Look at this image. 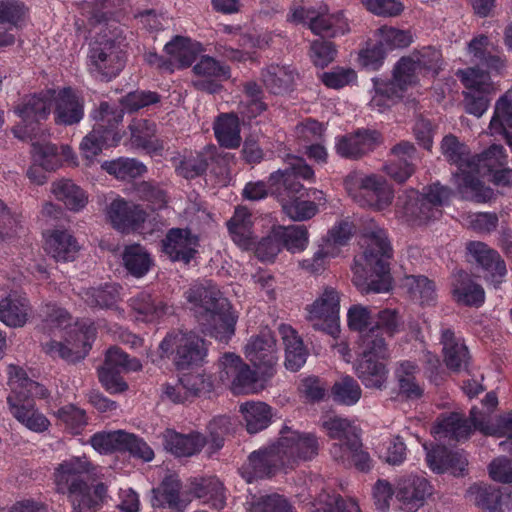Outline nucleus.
<instances>
[{
  "instance_id": "nucleus-1",
  "label": "nucleus",
  "mask_w": 512,
  "mask_h": 512,
  "mask_svg": "<svg viewBox=\"0 0 512 512\" xmlns=\"http://www.w3.org/2000/svg\"><path fill=\"white\" fill-rule=\"evenodd\" d=\"M364 252L353 265V283L362 293H386L392 288L389 260L392 247L386 231L373 225L363 235Z\"/></svg>"
},
{
  "instance_id": "nucleus-2",
  "label": "nucleus",
  "mask_w": 512,
  "mask_h": 512,
  "mask_svg": "<svg viewBox=\"0 0 512 512\" xmlns=\"http://www.w3.org/2000/svg\"><path fill=\"white\" fill-rule=\"evenodd\" d=\"M51 112L57 125L77 124L84 117V100L71 87H63L28 96L14 109V113L22 122L29 123L32 130Z\"/></svg>"
},
{
  "instance_id": "nucleus-3",
  "label": "nucleus",
  "mask_w": 512,
  "mask_h": 512,
  "mask_svg": "<svg viewBox=\"0 0 512 512\" xmlns=\"http://www.w3.org/2000/svg\"><path fill=\"white\" fill-rule=\"evenodd\" d=\"M47 327L51 329L66 330L64 342L51 340L43 345L45 352L53 357H60L67 361L75 362L83 359L91 348L95 337V327L93 324L87 325L85 322L69 325L68 313L54 305L46 306Z\"/></svg>"
},
{
  "instance_id": "nucleus-4",
  "label": "nucleus",
  "mask_w": 512,
  "mask_h": 512,
  "mask_svg": "<svg viewBox=\"0 0 512 512\" xmlns=\"http://www.w3.org/2000/svg\"><path fill=\"white\" fill-rule=\"evenodd\" d=\"M451 195V190L439 183L425 187L421 194L412 188L405 189L397 198L396 215L410 225H425L441 217V208Z\"/></svg>"
},
{
  "instance_id": "nucleus-5",
  "label": "nucleus",
  "mask_w": 512,
  "mask_h": 512,
  "mask_svg": "<svg viewBox=\"0 0 512 512\" xmlns=\"http://www.w3.org/2000/svg\"><path fill=\"white\" fill-rule=\"evenodd\" d=\"M323 427L329 437L339 441L330 449L335 461L347 467L354 466L361 472H368L372 468V459L362 448L359 430L348 419L329 416L323 420Z\"/></svg>"
},
{
  "instance_id": "nucleus-6",
  "label": "nucleus",
  "mask_w": 512,
  "mask_h": 512,
  "mask_svg": "<svg viewBox=\"0 0 512 512\" xmlns=\"http://www.w3.org/2000/svg\"><path fill=\"white\" fill-rule=\"evenodd\" d=\"M473 430H479L486 435L511 436L512 411L501 416L497 424H489L485 415L477 408L470 411V420H466L459 413H451L440 418L433 427L436 438H449L455 440L467 439Z\"/></svg>"
},
{
  "instance_id": "nucleus-7",
  "label": "nucleus",
  "mask_w": 512,
  "mask_h": 512,
  "mask_svg": "<svg viewBox=\"0 0 512 512\" xmlns=\"http://www.w3.org/2000/svg\"><path fill=\"white\" fill-rule=\"evenodd\" d=\"M109 32L93 42L87 56V69L96 79L110 81L125 65L124 53L119 38L122 30L115 22L108 24Z\"/></svg>"
},
{
  "instance_id": "nucleus-8",
  "label": "nucleus",
  "mask_w": 512,
  "mask_h": 512,
  "mask_svg": "<svg viewBox=\"0 0 512 512\" xmlns=\"http://www.w3.org/2000/svg\"><path fill=\"white\" fill-rule=\"evenodd\" d=\"M441 150L445 158L457 166L453 179L462 198L485 202L492 197V190L470 175V168L474 164L465 144L460 143L455 136L447 135L442 140Z\"/></svg>"
},
{
  "instance_id": "nucleus-9",
  "label": "nucleus",
  "mask_w": 512,
  "mask_h": 512,
  "mask_svg": "<svg viewBox=\"0 0 512 512\" xmlns=\"http://www.w3.org/2000/svg\"><path fill=\"white\" fill-rule=\"evenodd\" d=\"M207 356L205 341L193 332L172 331L159 344V355L151 361L159 365L164 358L171 359L178 369L200 365Z\"/></svg>"
},
{
  "instance_id": "nucleus-10",
  "label": "nucleus",
  "mask_w": 512,
  "mask_h": 512,
  "mask_svg": "<svg viewBox=\"0 0 512 512\" xmlns=\"http://www.w3.org/2000/svg\"><path fill=\"white\" fill-rule=\"evenodd\" d=\"M349 195L361 206L383 211L394 199L393 187L382 176L352 173L345 179Z\"/></svg>"
},
{
  "instance_id": "nucleus-11",
  "label": "nucleus",
  "mask_w": 512,
  "mask_h": 512,
  "mask_svg": "<svg viewBox=\"0 0 512 512\" xmlns=\"http://www.w3.org/2000/svg\"><path fill=\"white\" fill-rule=\"evenodd\" d=\"M388 356L385 341L374 339L373 334L363 338L361 359L355 366L359 379L367 388L381 389L387 380V370L379 360Z\"/></svg>"
},
{
  "instance_id": "nucleus-12",
  "label": "nucleus",
  "mask_w": 512,
  "mask_h": 512,
  "mask_svg": "<svg viewBox=\"0 0 512 512\" xmlns=\"http://www.w3.org/2000/svg\"><path fill=\"white\" fill-rule=\"evenodd\" d=\"M388 356L385 341L374 339L373 334L363 338L361 359L355 366L359 379L367 388L381 389L387 380V370L379 360Z\"/></svg>"
},
{
  "instance_id": "nucleus-13",
  "label": "nucleus",
  "mask_w": 512,
  "mask_h": 512,
  "mask_svg": "<svg viewBox=\"0 0 512 512\" xmlns=\"http://www.w3.org/2000/svg\"><path fill=\"white\" fill-rule=\"evenodd\" d=\"M219 382L229 385L234 394H253L263 389L259 375L235 353H225L219 358Z\"/></svg>"
},
{
  "instance_id": "nucleus-14",
  "label": "nucleus",
  "mask_w": 512,
  "mask_h": 512,
  "mask_svg": "<svg viewBox=\"0 0 512 512\" xmlns=\"http://www.w3.org/2000/svg\"><path fill=\"white\" fill-rule=\"evenodd\" d=\"M442 65L441 52L432 47H424L397 62L396 76L398 81L409 80V87L412 88L421 78L436 76Z\"/></svg>"
},
{
  "instance_id": "nucleus-15",
  "label": "nucleus",
  "mask_w": 512,
  "mask_h": 512,
  "mask_svg": "<svg viewBox=\"0 0 512 512\" xmlns=\"http://www.w3.org/2000/svg\"><path fill=\"white\" fill-rule=\"evenodd\" d=\"M457 75L466 89L464 92L466 112L481 117L490 105V95L496 91L490 75L478 68L459 70Z\"/></svg>"
},
{
  "instance_id": "nucleus-16",
  "label": "nucleus",
  "mask_w": 512,
  "mask_h": 512,
  "mask_svg": "<svg viewBox=\"0 0 512 512\" xmlns=\"http://www.w3.org/2000/svg\"><path fill=\"white\" fill-rule=\"evenodd\" d=\"M340 292L332 286H324L317 298L306 307L307 320L313 328L335 336L339 332Z\"/></svg>"
},
{
  "instance_id": "nucleus-17",
  "label": "nucleus",
  "mask_w": 512,
  "mask_h": 512,
  "mask_svg": "<svg viewBox=\"0 0 512 512\" xmlns=\"http://www.w3.org/2000/svg\"><path fill=\"white\" fill-rule=\"evenodd\" d=\"M289 20L294 23L307 24L314 34L324 37H336L349 30L348 22L343 14L341 12L330 13L326 6L297 7L292 10Z\"/></svg>"
},
{
  "instance_id": "nucleus-18",
  "label": "nucleus",
  "mask_w": 512,
  "mask_h": 512,
  "mask_svg": "<svg viewBox=\"0 0 512 512\" xmlns=\"http://www.w3.org/2000/svg\"><path fill=\"white\" fill-rule=\"evenodd\" d=\"M287 468L299 461L310 460L318 454V440L312 433L300 432L285 427L275 443Z\"/></svg>"
},
{
  "instance_id": "nucleus-19",
  "label": "nucleus",
  "mask_w": 512,
  "mask_h": 512,
  "mask_svg": "<svg viewBox=\"0 0 512 512\" xmlns=\"http://www.w3.org/2000/svg\"><path fill=\"white\" fill-rule=\"evenodd\" d=\"M395 501L404 512H417L433 494L430 482L420 474H405L394 481Z\"/></svg>"
},
{
  "instance_id": "nucleus-20",
  "label": "nucleus",
  "mask_w": 512,
  "mask_h": 512,
  "mask_svg": "<svg viewBox=\"0 0 512 512\" xmlns=\"http://www.w3.org/2000/svg\"><path fill=\"white\" fill-rule=\"evenodd\" d=\"M216 294L217 292L212 291L211 297L214 299V301H209L208 303L210 306H206V310L209 309L213 313L210 312L209 315L198 320V322L202 326L205 333L211 337H214L219 342L226 343L235 333V325L238 316L232 309L228 300H217V298L213 296Z\"/></svg>"
},
{
  "instance_id": "nucleus-21",
  "label": "nucleus",
  "mask_w": 512,
  "mask_h": 512,
  "mask_svg": "<svg viewBox=\"0 0 512 512\" xmlns=\"http://www.w3.org/2000/svg\"><path fill=\"white\" fill-rule=\"evenodd\" d=\"M141 368L138 359L129 358L121 349L113 347L106 353L105 363L99 369V379L109 392H122L127 389V384L120 377V373L138 371Z\"/></svg>"
},
{
  "instance_id": "nucleus-22",
  "label": "nucleus",
  "mask_w": 512,
  "mask_h": 512,
  "mask_svg": "<svg viewBox=\"0 0 512 512\" xmlns=\"http://www.w3.org/2000/svg\"><path fill=\"white\" fill-rule=\"evenodd\" d=\"M123 110L114 108L108 103H101L99 108L92 113L95 120L93 130L86 135L80 143V151L87 165H92L96 157L101 153L103 148H107L103 141L102 129L105 128V122L113 121L121 123L123 120Z\"/></svg>"
},
{
  "instance_id": "nucleus-23",
  "label": "nucleus",
  "mask_w": 512,
  "mask_h": 512,
  "mask_svg": "<svg viewBox=\"0 0 512 512\" xmlns=\"http://www.w3.org/2000/svg\"><path fill=\"white\" fill-rule=\"evenodd\" d=\"M244 355L263 377L269 378L274 374L278 351L275 338L269 331L252 336L244 346Z\"/></svg>"
},
{
  "instance_id": "nucleus-24",
  "label": "nucleus",
  "mask_w": 512,
  "mask_h": 512,
  "mask_svg": "<svg viewBox=\"0 0 512 512\" xmlns=\"http://www.w3.org/2000/svg\"><path fill=\"white\" fill-rule=\"evenodd\" d=\"M281 468H287L275 444L254 451L240 468L241 476L246 482L270 477Z\"/></svg>"
},
{
  "instance_id": "nucleus-25",
  "label": "nucleus",
  "mask_w": 512,
  "mask_h": 512,
  "mask_svg": "<svg viewBox=\"0 0 512 512\" xmlns=\"http://www.w3.org/2000/svg\"><path fill=\"white\" fill-rule=\"evenodd\" d=\"M106 216L113 228L122 233H129L138 230L142 226L147 213L140 205L117 197L108 205Z\"/></svg>"
},
{
  "instance_id": "nucleus-26",
  "label": "nucleus",
  "mask_w": 512,
  "mask_h": 512,
  "mask_svg": "<svg viewBox=\"0 0 512 512\" xmlns=\"http://www.w3.org/2000/svg\"><path fill=\"white\" fill-rule=\"evenodd\" d=\"M93 469L92 463L86 456H72L59 463L53 473V481L56 490L60 493L68 491L84 484V475Z\"/></svg>"
},
{
  "instance_id": "nucleus-27",
  "label": "nucleus",
  "mask_w": 512,
  "mask_h": 512,
  "mask_svg": "<svg viewBox=\"0 0 512 512\" xmlns=\"http://www.w3.org/2000/svg\"><path fill=\"white\" fill-rule=\"evenodd\" d=\"M196 79L193 85L208 93H216L221 89V82L230 78V68L213 57L202 56L193 67Z\"/></svg>"
},
{
  "instance_id": "nucleus-28",
  "label": "nucleus",
  "mask_w": 512,
  "mask_h": 512,
  "mask_svg": "<svg viewBox=\"0 0 512 512\" xmlns=\"http://www.w3.org/2000/svg\"><path fill=\"white\" fill-rule=\"evenodd\" d=\"M38 124L35 125L34 130L27 122H22L13 128L15 137L20 140H30L32 142V154L34 161L47 171L56 170L60 166L59 153L55 145L43 141H37L36 129Z\"/></svg>"
},
{
  "instance_id": "nucleus-29",
  "label": "nucleus",
  "mask_w": 512,
  "mask_h": 512,
  "mask_svg": "<svg viewBox=\"0 0 512 512\" xmlns=\"http://www.w3.org/2000/svg\"><path fill=\"white\" fill-rule=\"evenodd\" d=\"M199 240L188 229L172 228L162 241L163 252L172 261L189 263L197 254Z\"/></svg>"
},
{
  "instance_id": "nucleus-30",
  "label": "nucleus",
  "mask_w": 512,
  "mask_h": 512,
  "mask_svg": "<svg viewBox=\"0 0 512 512\" xmlns=\"http://www.w3.org/2000/svg\"><path fill=\"white\" fill-rule=\"evenodd\" d=\"M409 88V80L398 81L394 68L392 80L373 79V94L369 105L372 110L383 113L401 99Z\"/></svg>"
},
{
  "instance_id": "nucleus-31",
  "label": "nucleus",
  "mask_w": 512,
  "mask_h": 512,
  "mask_svg": "<svg viewBox=\"0 0 512 512\" xmlns=\"http://www.w3.org/2000/svg\"><path fill=\"white\" fill-rule=\"evenodd\" d=\"M381 142L376 130H358L354 134L336 138V152L345 158H358L372 151Z\"/></svg>"
},
{
  "instance_id": "nucleus-32",
  "label": "nucleus",
  "mask_w": 512,
  "mask_h": 512,
  "mask_svg": "<svg viewBox=\"0 0 512 512\" xmlns=\"http://www.w3.org/2000/svg\"><path fill=\"white\" fill-rule=\"evenodd\" d=\"M415 152L411 143L400 142L391 149L392 158L383 166V171L395 182L404 183L415 172L413 164Z\"/></svg>"
},
{
  "instance_id": "nucleus-33",
  "label": "nucleus",
  "mask_w": 512,
  "mask_h": 512,
  "mask_svg": "<svg viewBox=\"0 0 512 512\" xmlns=\"http://www.w3.org/2000/svg\"><path fill=\"white\" fill-rule=\"evenodd\" d=\"M44 249L56 261H73L80 250L76 238L66 229H52L44 234Z\"/></svg>"
},
{
  "instance_id": "nucleus-34",
  "label": "nucleus",
  "mask_w": 512,
  "mask_h": 512,
  "mask_svg": "<svg viewBox=\"0 0 512 512\" xmlns=\"http://www.w3.org/2000/svg\"><path fill=\"white\" fill-rule=\"evenodd\" d=\"M67 493L72 512H97L108 497L103 483L88 485L85 482Z\"/></svg>"
},
{
  "instance_id": "nucleus-35",
  "label": "nucleus",
  "mask_w": 512,
  "mask_h": 512,
  "mask_svg": "<svg viewBox=\"0 0 512 512\" xmlns=\"http://www.w3.org/2000/svg\"><path fill=\"white\" fill-rule=\"evenodd\" d=\"M307 198L303 194L299 197L291 196L289 200L282 202L284 213L293 221H305L314 217L319 207L326 204V198L322 191L309 189L306 191Z\"/></svg>"
},
{
  "instance_id": "nucleus-36",
  "label": "nucleus",
  "mask_w": 512,
  "mask_h": 512,
  "mask_svg": "<svg viewBox=\"0 0 512 512\" xmlns=\"http://www.w3.org/2000/svg\"><path fill=\"white\" fill-rule=\"evenodd\" d=\"M467 53L472 61L482 66L500 71L505 66V58L498 47L485 35L475 36L467 46Z\"/></svg>"
},
{
  "instance_id": "nucleus-37",
  "label": "nucleus",
  "mask_w": 512,
  "mask_h": 512,
  "mask_svg": "<svg viewBox=\"0 0 512 512\" xmlns=\"http://www.w3.org/2000/svg\"><path fill=\"white\" fill-rule=\"evenodd\" d=\"M9 294L0 300V321L9 327H22L26 324L31 308L26 297L18 294L10 286Z\"/></svg>"
},
{
  "instance_id": "nucleus-38",
  "label": "nucleus",
  "mask_w": 512,
  "mask_h": 512,
  "mask_svg": "<svg viewBox=\"0 0 512 512\" xmlns=\"http://www.w3.org/2000/svg\"><path fill=\"white\" fill-rule=\"evenodd\" d=\"M467 250L471 257L490 274L491 281L495 285L503 281L507 270L497 251L489 248L483 242H470Z\"/></svg>"
},
{
  "instance_id": "nucleus-39",
  "label": "nucleus",
  "mask_w": 512,
  "mask_h": 512,
  "mask_svg": "<svg viewBox=\"0 0 512 512\" xmlns=\"http://www.w3.org/2000/svg\"><path fill=\"white\" fill-rule=\"evenodd\" d=\"M467 250L471 257L490 274L491 281L495 285L503 281L507 270L497 251L489 248L483 242H470Z\"/></svg>"
},
{
  "instance_id": "nucleus-40",
  "label": "nucleus",
  "mask_w": 512,
  "mask_h": 512,
  "mask_svg": "<svg viewBox=\"0 0 512 512\" xmlns=\"http://www.w3.org/2000/svg\"><path fill=\"white\" fill-rule=\"evenodd\" d=\"M467 250L471 257L490 274L491 281L495 285L503 281L507 270L497 251L489 248L483 242H470Z\"/></svg>"
},
{
  "instance_id": "nucleus-41",
  "label": "nucleus",
  "mask_w": 512,
  "mask_h": 512,
  "mask_svg": "<svg viewBox=\"0 0 512 512\" xmlns=\"http://www.w3.org/2000/svg\"><path fill=\"white\" fill-rule=\"evenodd\" d=\"M207 443L200 433L180 434L174 430L163 433L164 448L177 457H190L201 451Z\"/></svg>"
},
{
  "instance_id": "nucleus-42",
  "label": "nucleus",
  "mask_w": 512,
  "mask_h": 512,
  "mask_svg": "<svg viewBox=\"0 0 512 512\" xmlns=\"http://www.w3.org/2000/svg\"><path fill=\"white\" fill-rule=\"evenodd\" d=\"M121 287L114 283H106L104 286L83 289L79 295L90 307L113 310L122 317L124 310L118 307L121 300Z\"/></svg>"
},
{
  "instance_id": "nucleus-43",
  "label": "nucleus",
  "mask_w": 512,
  "mask_h": 512,
  "mask_svg": "<svg viewBox=\"0 0 512 512\" xmlns=\"http://www.w3.org/2000/svg\"><path fill=\"white\" fill-rule=\"evenodd\" d=\"M164 51L167 54L170 67L183 68L190 66L199 54L204 51L203 46L189 38L176 36L168 42Z\"/></svg>"
},
{
  "instance_id": "nucleus-44",
  "label": "nucleus",
  "mask_w": 512,
  "mask_h": 512,
  "mask_svg": "<svg viewBox=\"0 0 512 512\" xmlns=\"http://www.w3.org/2000/svg\"><path fill=\"white\" fill-rule=\"evenodd\" d=\"M426 460L430 469L436 473L459 475L467 465V459L462 452L448 451L441 446L427 450Z\"/></svg>"
},
{
  "instance_id": "nucleus-45",
  "label": "nucleus",
  "mask_w": 512,
  "mask_h": 512,
  "mask_svg": "<svg viewBox=\"0 0 512 512\" xmlns=\"http://www.w3.org/2000/svg\"><path fill=\"white\" fill-rule=\"evenodd\" d=\"M441 343L447 368L454 372L467 370L470 356L462 339L457 338L451 330L446 329L442 332Z\"/></svg>"
},
{
  "instance_id": "nucleus-46",
  "label": "nucleus",
  "mask_w": 512,
  "mask_h": 512,
  "mask_svg": "<svg viewBox=\"0 0 512 512\" xmlns=\"http://www.w3.org/2000/svg\"><path fill=\"white\" fill-rule=\"evenodd\" d=\"M252 215L246 207H237L227 222V228L233 242L242 250L253 246Z\"/></svg>"
},
{
  "instance_id": "nucleus-47",
  "label": "nucleus",
  "mask_w": 512,
  "mask_h": 512,
  "mask_svg": "<svg viewBox=\"0 0 512 512\" xmlns=\"http://www.w3.org/2000/svg\"><path fill=\"white\" fill-rule=\"evenodd\" d=\"M472 163L474 165L470 168V175L480 181L479 176H490L504 167L507 164V154L503 146L493 144L482 154L473 156Z\"/></svg>"
},
{
  "instance_id": "nucleus-48",
  "label": "nucleus",
  "mask_w": 512,
  "mask_h": 512,
  "mask_svg": "<svg viewBox=\"0 0 512 512\" xmlns=\"http://www.w3.org/2000/svg\"><path fill=\"white\" fill-rule=\"evenodd\" d=\"M279 333L285 347V366L290 371H298L305 364L307 358L303 342L289 325H281Z\"/></svg>"
},
{
  "instance_id": "nucleus-49",
  "label": "nucleus",
  "mask_w": 512,
  "mask_h": 512,
  "mask_svg": "<svg viewBox=\"0 0 512 512\" xmlns=\"http://www.w3.org/2000/svg\"><path fill=\"white\" fill-rule=\"evenodd\" d=\"M51 193L73 212H79L88 203L87 193L70 179H61L52 183Z\"/></svg>"
},
{
  "instance_id": "nucleus-50",
  "label": "nucleus",
  "mask_w": 512,
  "mask_h": 512,
  "mask_svg": "<svg viewBox=\"0 0 512 512\" xmlns=\"http://www.w3.org/2000/svg\"><path fill=\"white\" fill-rule=\"evenodd\" d=\"M212 291L217 292V294L214 295L217 300L225 299L218 287L210 280H204L192 285L185 293L186 299L198 320L210 314V310H206L207 307L205 306H210L208 302L214 301L211 297ZM211 313L213 312L211 311Z\"/></svg>"
},
{
  "instance_id": "nucleus-51",
  "label": "nucleus",
  "mask_w": 512,
  "mask_h": 512,
  "mask_svg": "<svg viewBox=\"0 0 512 512\" xmlns=\"http://www.w3.org/2000/svg\"><path fill=\"white\" fill-rule=\"evenodd\" d=\"M181 484L175 473H167L158 487L152 489L151 504L158 508H178Z\"/></svg>"
},
{
  "instance_id": "nucleus-52",
  "label": "nucleus",
  "mask_w": 512,
  "mask_h": 512,
  "mask_svg": "<svg viewBox=\"0 0 512 512\" xmlns=\"http://www.w3.org/2000/svg\"><path fill=\"white\" fill-rule=\"evenodd\" d=\"M8 404L12 415L26 428L34 432H43L50 426L49 420L39 412L31 402L21 403L8 397Z\"/></svg>"
},
{
  "instance_id": "nucleus-53",
  "label": "nucleus",
  "mask_w": 512,
  "mask_h": 512,
  "mask_svg": "<svg viewBox=\"0 0 512 512\" xmlns=\"http://www.w3.org/2000/svg\"><path fill=\"white\" fill-rule=\"evenodd\" d=\"M452 293L458 303L468 306H480L485 299L483 288L464 271L454 275Z\"/></svg>"
},
{
  "instance_id": "nucleus-54",
  "label": "nucleus",
  "mask_w": 512,
  "mask_h": 512,
  "mask_svg": "<svg viewBox=\"0 0 512 512\" xmlns=\"http://www.w3.org/2000/svg\"><path fill=\"white\" fill-rule=\"evenodd\" d=\"M287 167L283 171H278L277 174L283 179L285 189L288 193L298 194L304 190L303 185L294 182L293 178H301L303 180H313L314 171L305 162L304 159L296 156H288L286 158Z\"/></svg>"
},
{
  "instance_id": "nucleus-55",
  "label": "nucleus",
  "mask_w": 512,
  "mask_h": 512,
  "mask_svg": "<svg viewBox=\"0 0 512 512\" xmlns=\"http://www.w3.org/2000/svg\"><path fill=\"white\" fill-rule=\"evenodd\" d=\"M129 305L135 313L136 320L143 322H153L170 313V307L162 301H154L147 292L132 297Z\"/></svg>"
},
{
  "instance_id": "nucleus-56",
  "label": "nucleus",
  "mask_w": 512,
  "mask_h": 512,
  "mask_svg": "<svg viewBox=\"0 0 512 512\" xmlns=\"http://www.w3.org/2000/svg\"><path fill=\"white\" fill-rule=\"evenodd\" d=\"M219 144L228 149L237 148L241 143L239 119L234 114H222L213 126Z\"/></svg>"
},
{
  "instance_id": "nucleus-57",
  "label": "nucleus",
  "mask_w": 512,
  "mask_h": 512,
  "mask_svg": "<svg viewBox=\"0 0 512 512\" xmlns=\"http://www.w3.org/2000/svg\"><path fill=\"white\" fill-rule=\"evenodd\" d=\"M418 366L411 361H402L395 370L400 393L409 399H418L423 394V388L416 380Z\"/></svg>"
},
{
  "instance_id": "nucleus-58",
  "label": "nucleus",
  "mask_w": 512,
  "mask_h": 512,
  "mask_svg": "<svg viewBox=\"0 0 512 512\" xmlns=\"http://www.w3.org/2000/svg\"><path fill=\"white\" fill-rule=\"evenodd\" d=\"M276 235H278L282 249L293 254L303 252L309 244L308 231L302 225H278L276 226Z\"/></svg>"
},
{
  "instance_id": "nucleus-59",
  "label": "nucleus",
  "mask_w": 512,
  "mask_h": 512,
  "mask_svg": "<svg viewBox=\"0 0 512 512\" xmlns=\"http://www.w3.org/2000/svg\"><path fill=\"white\" fill-rule=\"evenodd\" d=\"M249 433H257L270 424L271 411L263 402L249 401L240 406Z\"/></svg>"
},
{
  "instance_id": "nucleus-60",
  "label": "nucleus",
  "mask_w": 512,
  "mask_h": 512,
  "mask_svg": "<svg viewBox=\"0 0 512 512\" xmlns=\"http://www.w3.org/2000/svg\"><path fill=\"white\" fill-rule=\"evenodd\" d=\"M295 77V72L289 66L270 65L262 73L264 84L275 94L288 90Z\"/></svg>"
},
{
  "instance_id": "nucleus-61",
  "label": "nucleus",
  "mask_w": 512,
  "mask_h": 512,
  "mask_svg": "<svg viewBox=\"0 0 512 512\" xmlns=\"http://www.w3.org/2000/svg\"><path fill=\"white\" fill-rule=\"evenodd\" d=\"M122 258L127 271L138 278L144 276L152 264L149 253L139 244L126 246Z\"/></svg>"
},
{
  "instance_id": "nucleus-62",
  "label": "nucleus",
  "mask_w": 512,
  "mask_h": 512,
  "mask_svg": "<svg viewBox=\"0 0 512 512\" xmlns=\"http://www.w3.org/2000/svg\"><path fill=\"white\" fill-rule=\"evenodd\" d=\"M467 497L484 512H499L501 509V494L494 487L475 484L467 491Z\"/></svg>"
},
{
  "instance_id": "nucleus-63",
  "label": "nucleus",
  "mask_w": 512,
  "mask_h": 512,
  "mask_svg": "<svg viewBox=\"0 0 512 512\" xmlns=\"http://www.w3.org/2000/svg\"><path fill=\"white\" fill-rule=\"evenodd\" d=\"M488 129L490 135L512 129V88L497 100Z\"/></svg>"
},
{
  "instance_id": "nucleus-64",
  "label": "nucleus",
  "mask_w": 512,
  "mask_h": 512,
  "mask_svg": "<svg viewBox=\"0 0 512 512\" xmlns=\"http://www.w3.org/2000/svg\"><path fill=\"white\" fill-rule=\"evenodd\" d=\"M374 36L379 46L382 47L387 54L395 49L406 48L413 42L412 34L409 31L390 26L380 27L375 32Z\"/></svg>"
}]
</instances>
